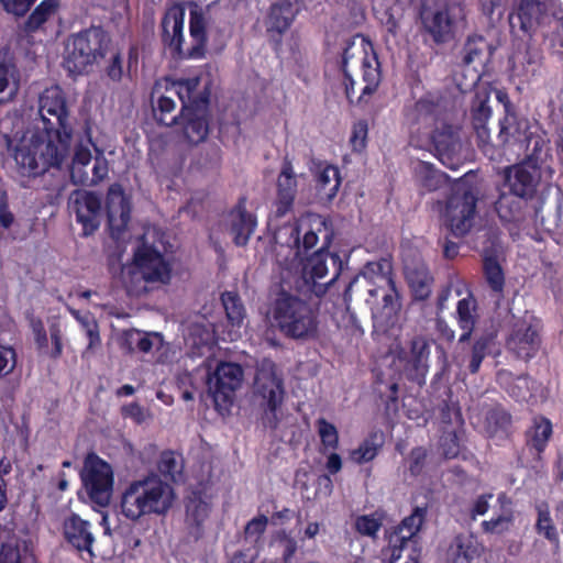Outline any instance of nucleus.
Here are the masks:
<instances>
[{"mask_svg": "<svg viewBox=\"0 0 563 563\" xmlns=\"http://www.w3.org/2000/svg\"><path fill=\"white\" fill-rule=\"evenodd\" d=\"M40 120L24 131L7 136L8 150L21 184L59 167L68 155L73 126L63 90L58 86L46 88L38 100Z\"/></svg>", "mask_w": 563, "mask_h": 563, "instance_id": "obj_1", "label": "nucleus"}, {"mask_svg": "<svg viewBox=\"0 0 563 563\" xmlns=\"http://www.w3.org/2000/svg\"><path fill=\"white\" fill-rule=\"evenodd\" d=\"M323 220L314 213L301 216L292 223L282 225L275 234L274 253L283 283L300 289L311 287L313 291H323L319 284L328 274V258L334 257L323 250L308 252L317 245L318 233Z\"/></svg>", "mask_w": 563, "mask_h": 563, "instance_id": "obj_2", "label": "nucleus"}, {"mask_svg": "<svg viewBox=\"0 0 563 563\" xmlns=\"http://www.w3.org/2000/svg\"><path fill=\"white\" fill-rule=\"evenodd\" d=\"M176 495L173 487L157 474H150L128 483L120 497V512L130 521L150 515L164 516L173 507Z\"/></svg>", "mask_w": 563, "mask_h": 563, "instance_id": "obj_3", "label": "nucleus"}, {"mask_svg": "<svg viewBox=\"0 0 563 563\" xmlns=\"http://www.w3.org/2000/svg\"><path fill=\"white\" fill-rule=\"evenodd\" d=\"M355 287L367 292L365 301L377 322L389 323L399 311V296L391 278V264L388 260L367 263L347 290L352 291Z\"/></svg>", "mask_w": 563, "mask_h": 563, "instance_id": "obj_4", "label": "nucleus"}, {"mask_svg": "<svg viewBox=\"0 0 563 563\" xmlns=\"http://www.w3.org/2000/svg\"><path fill=\"white\" fill-rule=\"evenodd\" d=\"M172 278V266L153 245L142 241L133 253L131 263L122 266L121 280L128 294L141 297Z\"/></svg>", "mask_w": 563, "mask_h": 563, "instance_id": "obj_5", "label": "nucleus"}, {"mask_svg": "<svg viewBox=\"0 0 563 563\" xmlns=\"http://www.w3.org/2000/svg\"><path fill=\"white\" fill-rule=\"evenodd\" d=\"M266 319L283 334L297 340L313 338L318 331V317L312 307L285 291L271 302Z\"/></svg>", "mask_w": 563, "mask_h": 563, "instance_id": "obj_6", "label": "nucleus"}, {"mask_svg": "<svg viewBox=\"0 0 563 563\" xmlns=\"http://www.w3.org/2000/svg\"><path fill=\"white\" fill-rule=\"evenodd\" d=\"M360 68L364 87L361 89L358 101L371 96L378 87L380 73L377 57L372 44L363 36H355L343 51L341 69L345 78V95L350 102H353L354 80L352 73Z\"/></svg>", "mask_w": 563, "mask_h": 563, "instance_id": "obj_7", "label": "nucleus"}, {"mask_svg": "<svg viewBox=\"0 0 563 563\" xmlns=\"http://www.w3.org/2000/svg\"><path fill=\"white\" fill-rule=\"evenodd\" d=\"M199 78L192 77L188 79H180L173 82L163 85L156 84L153 92L152 100L154 107V114L158 121L165 125H170L177 121V115L174 113L176 110L175 97H178L183 103L181 117H187L189 107L197 104V88L199 86Z\"/></svg>", "mask_w": 563, "mask_h": 563, "instance_id": "obj_8", "label": "nucleus"}, {"mask_svg": "<svg viewBox=\"0 0 563 563\" xmlns=\"http://www.w3.org/2000/svg\"><path fill=\"white\" fill-rule=\"evenodd\" d=\"M416 112L419 120L432 124V129L428 132L430 142L442 163L446 164V159H451L461 148L459 125L439 117L437 106L428 98L420 99L416 103Z\"/></svg>", "mask_w": 563, "mask_h": 563, "instance_id": "obj_9", "label": "nucleus"}, {"mask_svg": "<svg viewBox=\"0 0 563 563\" xmlns=\"http://www.w3.org/2000/svg\"><path fill=\"white\" fill-rule=\"evenodd\" d=\"M106 35L100 29H89L73 35L66 45L65 67L71 74H81L103 56Z\"/></svg>", "mask_w": 563, "mask_h": 563, "instance_id": "obj_10", "label": "nucleus"}, {"mask_svg": "<svg viewBox=\"0 0 563 563\" xmlns=\"http://www.w3.org/2000/svg\"><path fill=\"white\" fill-rule=\"evenodd\" d=\"M254 395L264 408L267 423L274 426L276 411L285 396L284 379L274 362L263 360L258 364L254 379Z\"/></svg>", "mask_w": 563, "mask_h": 563, "instance_id": "obj_11", "label": "nucleus"}, {"mask_svg": "<svg viewBox=\"0 0 563 563\" xmlns=\"http://www.w3.org/2000/svg\"><path fill=\"white\" fill-rule=\"evenodd\" d=\"M477 198L464 188L455 187L440 211L441 221L455 236H464L475 225Z\"/></svg>", "mask_w": 563, "mask_h": 563, "instance_id": "obj_12", "label": "nucleus"}, {"mask_svg": "<svg viewBox=\"0 0 563 563\" xmlns=\"http://www.w3.org/2000/svg\"><path fill=\"white\" fill-rule=\"evenodd\" d=\"M80 477L92 503L101 507L109 505L114 484L113 470L109 463L93 453L88 454Z\"/></svg>", "mask_w": 563, "mask_h": 563, "instance_id": "obj_13", "label": "nucleus"}, {"mask_svg": "<svg viewBox=\"0 0 563 563\" xmlns=\"http://www.w3.org/2000/svg\"><path fill=\"white\" fill-rule=\"evenodd\" d=\"M552 173L550 167L539 165L537 154L532 153L526 161L505 169L506 186L512 194L531 199L542 178L550 179Z\"/></svg>", "mask_w": 563, "mask_h": 563, "instance_id": "obj_14", "label": "nucleus"}, {"mask_svg": "<svg viewBox=\"0 0 563 563\" xmlns=\"http://www.w3.org/2000/svg\"><path fill=\"white\" fill-rule=\"evenodd\" d=\"M210 364L208 369H210ZM244 372L240 364L220 362L213 371H208L207 386L217 408H225L231 404L234 393L243 383Z\"/></svg>", "mask_w": 563, "mask_h": 563, "instance_id": "obj_15", "label": "nucleus"}, {"mask_svg": "<svg viewBox=\"0 0 563 563\" xmlns=\"http://www.w3.org/2000/svg\"><path fill=\"white\" fill-rule=\"evenodd\" d=\"M297 190V176L291 163L285 159L277 177L276 197L268 217V225L274 230V233L280 228L279 220L292 210Z\"/></svg>", "mask_w": 563, "mask_h": 563, "instance_id": "obj_16", "label": "nucleus"}, {"mask_svg": "<svg viewBox=\"0 0 563 563\" xmlns=\"http://www.w3.org/2000/svg\"><path fill=\"white\" fill-rule=\"evenodd\" d=\"M552 0H518L516 9L509 14L512 32L531 34L551 19Z\"/></svg>", "mask_w": 563, "mask_h": 563, "instance_id": "obj_17", "label": "nucleus"}, {"mask_svg": "<svg viewBox=\"0 0 563 563\" xmlns=\"http://www.w3.org/2000/svg\"><path fill=\"white\" fill-rule=\"evenodd\" d=\"M69 206L76 220L82 225L84 234L93 233L100 225L101 200L86 190H75L69 197Z\"/></svg>", "mask_w": 563, "mask_h": 563, "instance_id": "obj_18", "label": "nucleus"}, {"mask_svg": "<svg viewBox=\"0 0 563 563\" xmlns=\"http://www.w3.org/2000/svg\"><path fill=\"white\" fill-rule=\"evenodd\" d=\"M540 346L538 327L532 317L518 320L507 341V347L520 358H531Z\"/></svg>", "mask_w": 563, "mask_h": 563, "instance_id": "obj_19", "label": "nucleus"}, {"mask_svg": "<svg viewBox=\"0 0 563 563\" xmlns=\"http://www.w3.org/2000/svg\"><path fill=\"white\" fill-rule=\"evenodd\" d=\"M463 19V10L459 5H450L426 13L423 24L435 42L449 41L459 22Z\"/></svg>", "mask_w": 563, "mask_h": 563, "instance_id": "obj_20", "label": "nucleus"}, {"mask_svg": "<svg viewBox=\"0 0 563 563\" xmlns=\"http://www.w3.org/2000/svg\"><path fill=\"white\" fill-rule=\"evenodd\" d=\"M499 140L504 144H523L528 143V147L533 144V153L542 150L545 145V141L540 136H530L528 134V122L525 119H520L517 114L509 109L506 104V114L500 121V130L498 134Z\"/></svg>", "mask_w": 563, "mask_h": 563, "instance_id": "obj_21", "label": "nucleus"}, {"mask_svg": "<svg viewBox=\"0 0 563 563\" xmlns=\"http://www.w3.org/2000/svg\"><path fill=\"white\" fill-rule=\"evenodd\" d=\"M427 509L417 507L412 514L406 517L397 530L390 536L389 544L391 548L390 563H396L401 558V552L408 550L415 544L413 537L420 530Z\"/></svg>", "mask_w": 563, "mask_h": 563, "instance_id": "obj_22", "label": "nucleus"}, {"mask_svg": "<svg viewBox=\"0 0 563 563\" xmlns=\"http://www.w3.org/2000/svg\"><path fill=\"white\" fill-rule=\"evenodd\" d=\"M393 353L402 363L405 371L411 376H424L429 367L430 344L423 336H416L410 341L409 351L396 346Z\"/></svg>", "mask_w": 563, "mask_h": 563, "instance_id": "obj_23", "label": "nucleus"}, {"mask_svg": "<svg viewBox=\"0 0 563 563\" xmlns=\"http://www.w3.org/2000/svg\"><path fill=\"white\" fill-rule=\"evenodd\" d=\"M184 21L185 10L178 4L168 8L162 20L163 43L173 54L179 56H187V51L183 48Z\"/></svg>", "mask_w": 563, "mask_h": 563, "instance_id": "obj_24", "label": "nucleus"}, {"mask_svg": "<svg viewBox=\"0 0 563 563\" xmlns=\"http://www.w3.org/2000/svg\"><path fill=\"white\" fill-rule=\"evenodd\" d=\"M106 209L111 234L119 239L130 220V203L120 185L113 184L110 186L107 194Z\"/></svg>", "mask_w": 563, "mask_h": 563, "instance_id": "obj_25", "label": "nucleus"}, {"mask_svg": "<svg viewBox=\"0 0 563 563\" xmlns=\"http://www.w3.org/2000/svg\"><path fill=\"white\" fill-rule=\"evenodd\" d=\"M189 34L191 47L187 49V56L190 58H200L205 54L207 45V27L209 25V12L196 3L189 5Z\"/></svg>", "mask_w": 563, "mask_h": 563, "instance_id": "obj_26", "label": "nucleus"}, {"mask_svg": "<svg viewBox=\"0 0 563 563\" xmlns=\"http://www.w3.org/2000/svg\"><path fill=\"white\" fill-rule=\"evenodd\" d=\"M63 533L66 541L79 552H87L90 558L93 556L92 544L95 536L91 532L89 521L81 519L73 514L64 520Z\"/></svg>", "mask_w": 563, "mask_h": 563, "instance_id": "obj_27", "label": "nucleus"}, {"mask_svg": "<svg viewBox=\"0 0 563 563\" xmlns=\"http://www.w3.org/2000/svg\"><path fill=\"white\" fill-rule=\"evenodd\" d=\"M484 548L473 534L454 538L446 552V563H481Z\"/></svg>", "mask_w": 563, "mask_h": 563, "instance_id": "obj_28", "label": "nucleus"}, {"mask_svg": "<svg viewBox=\"0 0 563 563\" xmlns=\"http://www.w3.org/2000/svg\"><path fill=\"white\" fill-rule=\"evenodd\" d=\"M217 334L213 321L205 316H196L186 327L185 341L187 345L197 350V354H201V349L212 344Z\"/></svg>", "mask_w": 563, "mask_h": 563, "instance_id": "obj_29", "label": "nucleus"}, {"mask_svg": "<svg viewBox=\"0 0 563 563\" xmlns=\"http://www.w3.org/2000/svg\"><path fill=\"white\" fill-rule=\"evenodd\" d=\"M498 509L489 519L482 522V529L486 533L503 534L508 532L515 522V510L512 501L505 494L497 497Z\"/></svg>", "mask_w": 563, "mask_h": 563, "instance_id": "obj_30", "label": "nucleus"}, {"mask_svg": "<svg viewBox=\"0 0 563 563\" xmlns=\"http://www.w3.org/2000/svg\"><path fill=\"white\" fill-rule=\"evenodd\" d=\"M221 300L230 324V330L222 339L235 341L241 336V328L245 319L244 307L239 296L231 291L222 294Z\"/></svg>", "mask_w": 563, "mask_h": 563, "instance_id": "obj_31", "label": "nucleus"}, {"mask_svg": "<svg viewBox=\"0 0 563 563\" xmlns=\"http://www.w3.org/2000/svg\"><path fill=\"white\" fill-rule=\"evenodd\" d=\"M298 0H279L273 3L268 16V29L285 32L298 12Z\"/></svg>", "mask_w": 563, "mask_h": 563, "instance_id": "obj_32", "label": "nucleus"}, {"mask_svg": "<svg viewBox=\"0 0 563 563\" xmlns=\"http://www.w3.org/2000/svg\"><path fill=\"white\" fill-rule=\"evenodd\" d=\"M406 278L416 299L424 300L430 296L433 278L424 264L407 266Z\"/></svg>", "mask_w": 563, "mask_h": 563, "instance_id": "obj_33", "label": "nucleus"}, {"mask_svg": "<svg viewBox=\"0 0 563 563\" xmlns=\"http://www.w3.org/2000/svg\"><path fill=\"white\" fill-rule=\"evenodd\" d=\"M256 227V219L253 214L242 208H238L231 213V233L236 245L243 246L247 243L250 236Z\"/></svg>", "mask_w": 563, "mask_h": 563, "instance_id": "obj_34", "label": "nucleus"}, {"mask_svg": "<svg viewBox=\"0 0 563 563\" xmlns=\"http://www.w3.org/2000/svg\"><path fill=\"white\" fill-rule=\"evenodd\" d=\"M341 176L338 167L327 165L316 177V189L320 199L331 201L338 194Z\"/></svg>", "mask_w": 563, "mask_h": 563, "instance_id": "obj_35", "label": "nucleus"}, {"mask_svg": "<svg viewBox=\"0 0 563 563\" xmlns=\"http://www.w3.org/2000/svg\"><path fill=\"white\" fill-rule=\"evenodd\" d=\"M185 137L189 143L197 144L202 142L208 135V123L206 120L205 111L194 110L192 106L189 107L187 117H181Z\"/></svg>", "mask_w": 563, "mask_h": 563, "instance_id": "obj_36", "label": "nucleus"}, {"mask_svg": "<svg viewBox=\"0 0 563 563\" xmlns=\"http://www.w3.org/2000/svg\"><path fill=\"white\" fill-rule=\"evenodd\" d=\"M540 53L531 47H527L525 52H517L512 56V64L516 74L527 79L536 75L540 66Z\"/></svg>", "mask_w": 563, "mask_h": 563, "instance_id": "obj_37", "label": "nucleus"}, {"mask_svg": "<svg viewBox=\"0 0 563 563\" xmlns=\"http://www.w3.org/2000/svg\"><path fill=\"white\" fill-rule=\"evenodd\" d=\"M529 198H522L509 191L503 194L496 205L497 212L504 221H516L521 214Z\"/></svg>", "mask_w": 563, "mask_h": 563, "instance_id": "obj_38", "label": "nucleus"}, {"mask_svg": "<svg viewBox=\"0 0 563 563\" xmlns=\"http://www.w3.org/2000/svg\"><path fill=\"white\" fill-rule=\"evenodd\" d=\"M456 314L459 327L463 330L459 342L463 343L470 340L475 327L476 316L474 300L471 298L461 299L457 303Z\"/></svg>", "mask_w": 563, "mask_h": 563, "instance_id": "obj_39", "label": "nucleus"}, {"mask_svg": "<svg viewBox=\"0 0 563 563\" xmlns=\"http://www.w3.org/2000/svg\"><path fill=\"white\" fill-rule=\"evenodd\" d=\"M91 161V152L88 145L79 144L76 147L70 168V177L74 184H86L90 180V174L86 169Z\"/></svg>", "mask_w": 563, "mask_h": 563, "instance_id": "obj_40", "label": "nucleus"}, {"mask_svg": "<svg viewBox=\"0 0 563 563\" xmlns=\"http://www.w3.org/2000/svg\"><path fill=\"white\" fill-rule=\"evenodd\" d=\"M126 340L143 353L158 351L164 346L163 335L158 332L132 330L126 333Z\"/></svg>", "mask_w": 563, "mask_h": 563, "instance_id": "obj_41", "label": "nucleus"}, {"mask_svg": "<svg viewBox=\"0 0 563 563\" xmlns=\"http://www.w3.org/2000/svg\"><path fill=\"white\" fill-rule=\"evenodd\" d=\"M552 435V423L544 417L533 419L532 427L529 430V443L538 451L542 452Z\"/></svg>", "mask_w": 563, "mask_h": 563, "instance_id": "obj_42", "label": "nucleus"}, {"mask_svg": "<svg viewBox=\"0 0 563 563\" xmlns=\"http://www.w3.org/2000/svg\"><path fill=\"white\" fill-rule=\"evenodd\" d=\"M537 532L542 534L549 542L558 548L560 543L559 533L551 518L549 506L545 503L539 504L537 506Z\"/></svg>", "mask_w": 563, "mask_h": 563, "instance_id": "obj_43", "label": "nucleus"}, {"mask_svg": "<svg viewBox=\"0 0 563 563\" xmlns=\"http://www.w3.org/2000/svg\"><path fill=\"white\" fill-rule=\"evenodd\" d=\"M416 172L421 186L428 191L439 189L446 181L443 173L434 169L430 164L423 162L418 164Z\"/></svg>", "mask_w": 563, "mask_h": 563, "instance_id": "obj_44", "label": "nucleus"}, {"mask_svg": "<svg viewBox=\"0 0 563 563\" xmlns=\"http://www.w3.org/2000/svg\"><path fill=\"white\" fill-rule=\"evenodd\" d=\"M498 380L500 384L507 385L509 394L517 399H526L532 385V382L527 376H518L514 382H510L511 374L508 372H500Z\"/></svg>", "mask_w": 563, "mask_h": 563, "instance_id": "obj_45", "label": "nucleus"}, {"mask_svg": "<svg viewBox=\"0 0 563 563\" xmlns=\"http://www.w3.org/2000/svg\"><path fill=\"white\" fill-rule=\"evenodd\" d=\"M59 5V0H43L30 15L26 27L30 31H34L40 27L45 21H47Z\"/></svg>", "mask_w": 563, "mask_h": 563, "instance_id": "obj_46", "label": "nucleus"}, {"mask_svg": "<svg viewBox=\"0 0 563 563\" xmlns=\"http://www.w3.org/2000/svg\"><path fill=\"white\" fill-rule=\"evenodd\" d=\"M209 504L198 497L191 498L186 506V521L190 527L197 529L206 521L209 516Z\"/></svg>", "mask_w": 563, "mask_h": 563, "instance_id": "obj_47", "label": "nucleus"}, {"mask_svg": "<svg viewBox=\"0 0 563 563\" xmlns=\"http://www.w3.org/2000/svg\"><path fill=\"white\" fill-rule=\"evenodd\" d=\"M316 428L321 441L322 452L338 449L339 432L333 423L327 421L324 418H319L316 421Z\"/></svg>", "mask_w": 563, "mask_h": 563, "instance_id": "obj_48", "label": "nucleus"}, {"mask_svg": "<svg viewBox=\"0 0 563 563\" xmlns=\"http://www.w3.org/2000/svg\"><path fill=\"white\" fill-rule=\"evenodd\" d=\"M510 424V416L503 409H493L486 415L485 431L489 437L506 433Z\"/></svg>", "mask_w": 563, "mask_h": 563, "instance_id": "obj_49", "label": "nucleus"}, {"mask_svg": "<svg viewBox=\"0 0 563 563\" xmlns=\"http://www.w3.org/2000/svg\"><path fill=\"white\" fill-rule=\"evenodd\" d=\"M485 46V42L482 37H470L463 48V64L474 69V63L481 59ZM471 81L474 84V73L471 76Z\"/></svg>", "mask_w": 563, "mask_h": 563, "instance_id": "obj_50", "label": "nucleus"}, {"mask_svg": "<svg viewBox=\"0 0 563 563\" xmlns=\"http://www.w3.org/2000/svg\"><path fill=\"white\" fill-rule=\"evenodd\" d=\"M157 467L163 475L176 481L181 474L183 462L179 455L172 451H166L161 454Z\"/></svg>", "mask_w": 563, "mask_h": 563, "instance_id": "obj_51", "label": "nucleus"}, {"mask_svg": "<svg viewBox=\"0 0 563 563\" xmlns=\"http://www.w3.org/2000/svg\"><path fill=\"white\" fill-rule=\"evenodd\" d=\"M484 272L486 280L496 292H500L504 287L505 278L504 273L498 262L492 257L484 261Z\"/></svg>", "mask_w": 563, "mask_h": 563, "instance_id": "obj_52", "label": "nucleus"}, {"mask_svg": "<svg viewBox=\"0 0 563 563\" xmlns=\"http://www.w3.org/2000/svg\"><path fill=\"white\" fill-rule=\"evenodd\" d=\"M382 526V518L377 514L362 515L355 518V530L366 537L375 538Z\"/></svg>", "mask_w": 563, "mask_h": 563, "instance_id": "obj_53", "label": "nucleus"}, {"mask_svg": "<svg viewBox=\"0 0 563 563\" xmlns=\"http://www.w3.org/2000/svg\"><path fill=\"white\" fill-rule=\"evenodd\" d=\"M489 97L486 92L477 93L472 107V117L474 123H487L490 115L492 109L488 106Z\"/></svg>", "mask_w": 563, "mask_h": 563, "instance_id": "obj_54", "label": "nucleus"}, {"mask_svg": "<svg viewBox=\"0 0 563 563\" xmlns=\"http://www.w3.org/2000/svg\"><path fill=\"white\" fill-rule=\"evenodd\" d=\"M15 74V65L13 56L9 49L0 51V92H2L9 85L10 78Z\"/></svg>", "mask_w": 563, "mask_h": 563, "instance_id": "obj_55", "label": "nucleus"}, {"mask_svg": "<svg viewBox=\"0 0 563 563\" xmlns=\"http://www.w3.org/2000/svg\"><path fill=\"white\" fill-rule=\"evenodd\" d=\"M489 342L490 339L487 336H481L474 342L468 365L472 373H476L479 369L481 364L486 355Z\"/></svg>", "mask_w": 563, "mask_h": 563, "instance_id": "obj_56", "label": "nucleus"}, {"mask_svg": "<svg viewBox=\"0 0 563 563\" xmlns=\"http://www.w3.org/2000/svg\"><path fill=\"white\" fill-rule=\"evenodd\" d=\"M16 365V353L11 345L0 342V378L13 372Z\"/></svg>", "mask_w": 563, "mask_h": 563, "instance_id": "obj_57", "label": "nucleus"}, {"mask_svg": "<svg viewBox=\"0 0 563 563\" xmlns=\"http://www.w3.org/2000/svg\"><path fill=\"white\" fill-rule=\"evenodd\" d=\"M15 222L14 214L10 211L5 194L0 195V239L9 235L10 229Z\"/></svg>", "mask_w": 563, "mask_h": 563, "instance_id": "obj_58", "label": "nucleus"}, {"mask_svg": "<svg viewBox=\"0 0 563 563\" xmlns=\"http://www.w3.org/2000/svg\"><path fill=\"white\" fill-rule=\"evenodd\" d=\"M377 455V446L369 440L364 441L357 449L351 451L350 459L362 464L372 461Z\"/></svg>", "mask_w": 563, "mask_h": 563, "instance_id": "obj_59", "label": "nucleus"}, {"mask_svg": "<svg viewBox=\"0 0 563 563\" xmlns=\"http://www.w3.org/2000/svg\"><path fill=\"white\" fill-rule=\"evenodd\" d=\"M109 173V163L102 153H99L93 161L91 168L90 180L85 185H97L98 183L106 179Z\"/></svg>", "mask_w": 563, "mask_h": 563, "instance_id": "obj_60", "label": "nucleus"}, {"mask_svg": "<svg viewBox=\"0 0 563 563\" xmlns=\"http://www.w3.org/2000/svg\"><path fill=\"white\" fill-rule=\"evenodd\" d=\"M367 132L368 128L365 121H358L353 125L350 143L354 151L361 152L365 148Z\"/></svg>", "mask_w": 563, "mask_h": 563, "instance_id": "obj_61", "label": "nucleus"}, {"mask_svg": "<svg viewBox=\"0 0 563 563\" xmlns=\"http://www.w3.org/2000/svg\"><path fill=\"white\" fill-rule=\"evenodd\" d=\"M63 331L60 324L57 320L51 322L49 325V338L53 344V349L49 352L51 357L57 358L63 353V343H62Z\"/></svg>", "mask_w": 563, "mask_h": 563, "instance_id": "obj_62", "label": "nucleus"}, {"mask_svg": "<svg viewBox=\"0 0 563 563\" xmlns=\"http://www.w3.org/2000/svg\"><path fill=\"white\" fill-rule=\"evenodd\" d=\"M124 417L131 418L136 423H143L150 418V413L139 404H130L122 408Z\"/></svg>", "mask_w": 563, "mask_h": 563, "instance_id": "obj_63", "label": "nucleus"}, {"mask_svg": "<svg viewBox=\"0 0 563 563\" xmlns=\"http://www.w3.org/2000/svg\"><path fill=\"white\" fill-rule=\"evenodd\" d=\"M0 563H20V552L15 542L2 544L0 550Z\"/></svg>", "mask_w": 563, "mask_h": 563, "instance_id": "obj_64", "label": "nucleus"}]
</instances>
